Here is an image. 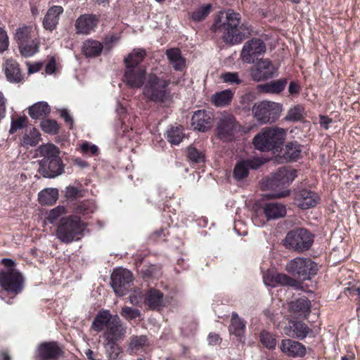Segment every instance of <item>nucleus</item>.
<instances>
[{"mask_svg":"<svg viewBox=\"0 0 360 360\" xmlns=\"http://www.w3.org/2000/svg\"><path fill=\"white\" fill-rule=\"evenodd\" d=\"M240 14L232 10L221 13V16L217 19L214 26L223 32L224 40L229 44L240 43L250 34L251 28L248 23L240 25Z\"/></svg>","mask_w":360,"mask_h":360,"instance_id":"1","label":"nucleus"},{"mask_svg":"<svg viewBox=\"0 0 360 360\" xmlns=\"http://www.w3.org/2000/svg\"><path fill=\"white\" fill-rule=\"evenodd\" d=\"M297 169L290 167H281L269 176L262 179L259 183L263 191L272 190L274 193L268 195L271 198H283L290 194V191L286 189L297 177Z\"/></svg>","mask_w":360,"mask_h":360,"instance_id":"2","label":"nucleus"},{"mask_svg":"<svg viewBox=\"0 0 360 360\" xmlns=\"http://www.w3.org/2000/svg\"><path fill=\"white\" fill-rule=\"evenodd\" d=\"M84 227L79 217L70 215L62 217L56 227V236L61 243L69 244L79 240Z\"/></svg>","mask_w":360,"mask_h":360,"instance_id":"3","label":"nucleus"},{"mask_svg":"<svg viewBox=\"0 0 360 360\" xmlns=\"http://www.w3.org/2000/svg\"><path fill=\"white\" fill-rule=\"evenodd\" d=\"M286 131L283 128H264L257 134L253 143L255 147L261 151H269L278 147L285 139Z\"/></svg>","mask_w":360,"mask_h":360,"instance_id":"4","label":"nucleus"},{"mask_svg":"<svg viewBox=\"0 0 360 360\" xmlns=\"http://www.w3.org/2000/svg\"><path fill=\"white\" fill-rule=\"evenodd\" d=\"M169 83L165 79L150 74L143 86V94L149 100L155 103H165L170 99V94L167 90Z\"/></svg>","mask_w":360,"mask_h":360,"instance_id":"5","label":"nucleus"},{"mask_svg":"<svg viewBox=\"0 0 360 360\" xmlns=\"http://www.w3.org/2000/svg\"><path fill=\"white\" fill-rule=\"evenodd\" d=\"M314 242V236L306 229L298 228L289 231L285 239L286 248L303 252L310 249Z\"/></svg>","mask_w":360,"mask_h":360,"instance_id":"6","label":"nucleus"},{"mask_svg":"<svg viewBox=\"0 0 360 360\" xmlns=\"http://www.w3.org/2000/svg\"><path fill=\"white\" fill-rule=\"evenodd\" d=\"M285 270L294 277L306 281L316 274L318 267L309 258L296 257L286 264Z\"/></svg>","mask_w":360,"mask_h":360,"instance_id":"7","label":"nucleus"},{"mask_svg":"<svg viewBox=\"0 0 360 360\" xmlns=\"http://www.w3.org/2000/svg\"><path fill=\"white\" fill-rule=\"evenodd\" d=\"M240 129V124L229 112L224 111L217 118V135L224 141H231Z\"/></svg>","mask_w":360,"mask_h":360,"instance_id":"8","label":"nucleus"},{"mask_svg":"<svg viewBox=\"0 0 360 360\" xmlns=\"http://www.w3.org/2000/svg\"><path fill=\"white\" fill-rule=\"evenodd\" d=\"M283 105L272 101H263L252 107L255 117L261 123L274 122L280 117Z\"/></svg>","mask_w":360,"mask_h":360,"instance_id":"9","label":"nucleus"},{"mask_svg":"<svg viewBox=\"0 0 360 360\" xmlns=\"http://www.w3.org/2000/svg\"><path fill=\"white\" fill-rule=\"evenodd\" d=\"M23 282L22 274L13 268L0 272V285L6 291L15 295L20 293L23 288Z\"/></svg>","mask_w":360,"mask_h":360,"instance_id":"10","label":"nucleus"},{"mask_svg":"<svg viewBox=\"0 0 360 360\" xmlns=\"http://www.w3.org/2000/svg\"><path fill=\"white\" fill-rule=\"evenodd\" d=\"M132 281V274L126 269H115L111 274V287L115 293L118 296L121 297L126 295Z\"/></svg>","mask_w":360,"mask_h":360,"instance_id":"11","label":"nucleus"},{"mask_svg":"<svg viewBox=\"0 0 360 360\" xmlns=\"http://www.w3.org/2000/svg\"><path fill=\"white\" fill-rule=\"evenodd\" d=\"M266 50V44L260 39L254 38L247 42L243 46L240 53V58L243 63L252 64L258 60V57L262 56Z\"/></svg>","mask_w":360,"mask_h":360,"instance_id":"12","label":"nucleus"},{"mask_svg":"<svg viewBox=\"0 0 360 360\" xmlns=\"http://www.w3.org/2000/svg\"><path fill=\"white\" fill-rule=\"evenodd\" d=\"M250 75L254 81L261 82L276 76L278 69L269 59H260L251 68Z\"/></svg>","mask_w":360,"mask_h":360,"instance_id":"13","label":"nucleus"},{"mask_svg":"<svg viewBox=\"0 0 360 360\" xmlns=\"http://www.w3.org/2000/svg\"><path fill=\"white\" fill-rule=\"evenodd\" d=\"M126 333L127 326L117 315H114L112 321L103 333L104 342H117L124 339Z\"/></svg>","mask_w":360,"mask_h":360,"instance_id":"14","label":"nucleus"},{"mask_svg":"<svg viewBox=\"0 0 360 360\" xmlns=\"http://www.w3.org/2000/svg\"><path fill=\"white\" fill-rule=\"evenodd\" d=\"M270 159H243L238 162L233 170V176L238 180L248 176L249 169H257Z\"/></svg>","mask_w":360,"mask_h":360,"instance_id":"15","label":"nucleus"},{"mask_svg":"<svg viewBox=\"0 0 360 360\" xmlns=\"http://www.w3.org/2000/svg\"><path fill=\"white\" fill-rule=\"evenodd\" d=\"M39 169L44 176L53 178L63 172L64 165L62 159H41Z\"/></svg>","mask_w":360,"mask_h":360,"instance_id":"16","label":"nucleus"},{"mask_svg":"<svg viewBox=\"0 0 360 360\" xmlns=\"http://www.w3.org/2000/svg\"><path fill=\"white\" fill-rule=\"evenodd\" d=\"M213 120L214 115L212 112L199 110L193 115L191 124L194 129L206 131L211 128Z\"/></svg>","mask_w":360,"mask_h":360,"instance_id":"17","label":"nucleus"},{"mask_svg":"<svg viewBox=\"0 0 360 360\" xmlns=\"http://www.w3.org/2000/svg\"><path fill=\"white\" fill-rule=\"evenodd\" d=\"M319 201V195L307 189H302L295 193V203L302 210H307L316 206Z\"/></svg>","mask_w":360,"mask_h":360,"instance_id":"18","label":"nucleus"},{"mask_svg":"<svg viewBox=\"0 0 360 360\" xmlns=\"http://www.w3.org/2000/svg\"><path fill=\"white\" fill-rule=\"evenodd\" d=\"M39 360H58L63 354V350L56 342H43L37 349Z\"/></svg>","mask_w":360,"mask_h":360,"instance_id":"19","label":"nucleus"},{"mask_svg":"<svg viewBox=\"0 0 360 360\" xmlns=\"http://www.w3.org/2000/svg\"><path fill=\"white\" fill-rule=\"evenodd\" d=\"M260 210L267 221L282 218L286 214L285 205L277 202H264Z\"/></svg>","mask_w":360,"mask_h":360,"instance_id":"20","label":"nucleus"},{"mask_svg":"<svg viewBox=\"0 0 360 360\" xmlns=\"http://www.w3.org/2000/svg\"><path fill=\"white\" fill-rule=\"evenodd\" d=\"M146 78V69L143 67L126 68L124 79L126 83L133 88H139Z\"/></svg>","mask_w":360,"mask_h":360,"instance_id":"21","label":"nucleus"},{"mask_svg":"<svg viewBox=\"0 0 360 360\" xmlns=\"http://www.w3.org/2000/svg\"><path fill=\"white\" fill-rule=\"evenodd\" d=\"M280 349L283 353L290 357H303L306 354L305 346L291 339L283 340Z\"/></svg>","mask_w":360,"mask_h":360,"instance_id":"22","label":"nucleus"},{"mask_svg":"<svg viewBox=\"0 0 360 360\" xmlns=\"http://www.w3.org/2000/svg\"><path fill=\"white\" fill-rule=\"evenodd\" d=\"M63 13V8L60 6H53L46 12L43 21V27L46 30L52 32L59 22L60 15Z\"/></svg>","mask_w":360,"mask_h":360,"instance_id":"23","label":"nucleus"},{"mask_svg":"<svg viewBox=\"0 0 360 360\" xmlns=\"http://www.w3.org/2000/svg\"><path fill=\"white\" fill-rule=\"evenodd\" d=\"M310 331L307 324L302 321H291L288 326L284 328V333L289 337L300 340L304 339Z\"/></svg>","mask_w":360,"mask_h":360,"instance_id":"24","label":"nucleus"},{"mask_svg":"<svg viewBox=\"0 0 360 360\" xmlns=\"http://www.w3.org/2000/svg\"><path fill=\"white\" fill-rule=\"evenodd\" d=\"M283 150V158H302L309 155L308 148L295 141L286 143Z\"/></svg>","mask_w":360,"mask_h":360,"instance_id":"25","label":"nucleus"},{"mask_svg":"<svg viewBox=\"0 0 360 360\" xmlns=\"http://www.w3.org/2000/svg\"><path fill=\"white\" fill-rule=\"evenodd\" d=\"M145 303L152 310H160L164 304L163 293L157 289L149 290L146 295Z\"/></svg>","mask_w":360,"mask_h":360,"instance_id":"26","label":"nucleus"},{"mask_svg":"<svg viewBox=\"0 0 360 360\" xmlns=\"http://www.w3.org/2000/svg\"><path fill=\"white\" fill-rule=\"evenodd\" d=\"M287 83L286 79H278L265 84H259L257 90L260 93L278 94L285 89Z\"/></svg>","mask_w":360,"mask_h":360,"instance_id":"27","label":"nucleus"},{"mask_svg":"<svg viewBox=\"0 0 360 360\" xmlns=\"http://www.w3.org/2000/svg\"><path fill=\"white\" fill-rule=\"evenodd\" d=\"M310 307L311 302L304 296L289 303L290 311L297 316H306L309 313Z\"/></svg>","mask_w":360,"mask_h":360,"instance_id":"28","label":"nucleus"},{"mask_svg":"<svg viewBox=\"0 0 360 360\" xmlns=\"http://www.w3.org/2000/svg\"><path fill=\"white\" fill-rule=\"evenodd\" d=\"M114 315L109 310L102 309L96 316L91 326L98 331L105 330L112 321Z\"/></svg>","mask_w":360,"mask_h":360,"instance_id":"29","label":"nucleus"},{"mask_svg":"<svg viewBox=\"0 0 360 360\" xmlns=\"http://www.w3.org/2000/svg\"><path fill=\"white\" fill-rule=\"evenodd\" d=\"M5 74L10 82L18 83L22 78L18 64L12 59L7 60L6 62Z\"/></svg>","mask_w":360,"mask_h":360,"instance_id":"30","label":"nucleus"},{"mask_svg":"<svg viewBox=\"0 0 360 360\" xmlns=\"http://www.w3.org/2000/svg\"><path fill=\"white\" fill-rule=\"evenodd\" d=\"M166 55L173 68L176 71H182L186 68V60L181 56L179 49H170L166 51Z\"/></svg>","mask_w":360,"mask_h":360,"instance_id":"31","label":"nucleus"},{"mask_svg":"<svg viewBox=\"0 0 360 360\" xmlns=\"http://www.w3.org/2000/svg\"><path fill=\"white\" fill-rule=\"evenodd\" d=\"M230 334L236 337L242 338L245 333V321L238 316V314L233 311L231 314V324L229 327Z\"/></svg>","mask_w":360,"mask_h":360,"instance_id":"32","label":"nucleus"},{"mask_svg":"<svg viewBox=\"0 0 360 360\" xmlns=\"http://www.w3.org/2000/svg\"><path fill=\"white\" fill-rule=\"evenodd\" d=\"M233 95L234 92L231 89H225L213 94L211 98V101L217 107H226L231 103Z\"/></svg>","mask_w":360,"mask_h":360,"instance_id":"33","label":"nucleus"},{"mask_svg":"<svg viewBox=\"0 0 360 360\" xmlns=\"http://www.w3.org/2000/svg\"><path fill=\"white\" fill-rule=\"evenodd\" d=\"M146 56V51L143 49L137 48L132 50L124 60L126 68L139 67L138 65L143 61Z\"/></svg>","mask_w":360,"mask_h":360,"instance_id":"34","label":"nucleus"},{"mask_svg":"<svg viewBox=\"0 0 360 360\" xmlns=\"http://www.w3.org/2000/svg\"><path fill=\"white\" fill-rule=\"evenodd\" d=\"M50 111V106L45 101L37 102L29 108V115L32 119L45 117Z\"/></svg>","mask_w":360,"mask_h":360,"instance_id":"35","label":"nucleus"},{"mask_svg":"<svg viewBox=\"0 0 360 360\" xmlns=\"http://www.w3.org/2000/svg\"><path fill=\"white\" fill-rule=\"evenodd\" d=\"M58 197V191L56 188H45L38 194L39 202L42 205H52Z\"/></svg>","mask_w":360,"mask_h":360,"instance_id":"36","label":"nucleus"},{"mask_svg":"<svg viewBox=\"0 0 360 360\" xmlns=\"http://www.w3.org/2000/svg\"><path fill=\"white\" fill-rule=\"evenodd\" d=\"M41 139V134L34 127H27L25 129V134L22 136L21 143L25 146H34Z\"/></svg>","mask_w":360,"mask_h":360,"instance_id":"37","label":"nucleus"},{"mask_svg":"<svg viewBox=\"0 0 360 360\" xmlns=\"http://www.w3.org/2000/svg\"><path fill=\"white\" fill-rule=\"evenodd\" d=\"M39 39L34 37L29 42L19 45L20 52L25 57H30L39 51Z\"/></svg>","mask_w":360,"mask_h":360,"instance_id":"38","label":"nucleus"},{"mask_svg":"<svg viewBox=\"0 0 360 360\" xmlns=\"http://www.w3.org/2000/svg\"><path fill=\"white\" fill-rule=\"evenodd\" d=\"M33 32L32 27L23 25L16 30L14 39L19 46L23 43L29 42L31 39L34 38Z\"/></svg>","mask_w":360,"mask_h":360,"instance_id":"39","label":"nucleus"},{"mask_svg":"<svg viewBox=\"0 0 360 360\" xmlns=\"http://www.w3.org/2000/svg\"><path fill=\"white\" fill-rule=\"evenodd\" d=\"M75 30L78 34H88L90 32V15H81L75 21Z\"/></svg>","mask_w":360,"mask_h":360,"instance_id":"40","label":"nucleus"},{"mask_svg":"<svg viewBox=\"0 0 360 360\" xmlns=\"http://www.w3.org/2000/svg\"><path fill=\"white\" fill-rule=\"evenodd\" d=\"M166 137L167 141L172 145L179 144L184 137L183 128L180 126L172 127L167 131Z\"/></svg>","mask_w":360,"mask_h":360,"instance_id":"41","label":"nucleus"},{"mask_svg":"<svg viewBox=\"0 0 360 360\" xmlns=\"http://www.w3.org/2000/svg\"><path fill=\"white\" fill-rule=\"evenodd\" d=\"M37 151L43 158H58L60 155L59 148L51 143L41 145Z\"/></svg>","mask_w":360,"mask_h":360,"instance_id":"42","label":"nucleus"},{"mask_svg":"<svg viewBox=\"0 0 360 360\" xmlns=\"http://www.w3.org/2000/svg\"><path fill=\"white\" fill-rule=\"evenodd\" d=\"M212 5L210 4H202L190 13V17L195 22L203 20L210 13Z\"/></svg>","mask_w":360,"mask_h":360,"instance_id":"43","label":"nucleus"},{"mask_svg":"<svg viewBox=\"0 0 360 360\" xmlns=\"http://www.w3.org/2000/svg\"><path fill=\"white\" fill-rule=\"evenodd\" d=\"M87 193V190L84 189L82 186L76 187L68 186L65 189V197L68 200H74L78 198H83Z\"/></svg>","mask_w":360,"mask_h":360,"instance_id":"44","label":"nucleus"},{"mask_svg":"<svg viewBox=\"0 0 360 360\" xmlns=\"http://www.w3.org/2000/svg\"><path fill=\"white\" fill-rule=\"evenodd\" d=\"M304 112V108L302 105H295L288 110L285 120L293 122L300 121L303 118Z\"/></svg>","mask_w":360,"mask_h":360,"instance_id":"45","label":"nucleus"},{"mask_svg":"<svg viewBox=\"0 0 360 360\" xmlns=\"http://www.w3.org/2000/svg\"><path fill=\"white\" fill-rule=\"evenodd\" d=\"M272 282L283 285H289L295 288H297L299 285V282L297 280L290 278L283 274H277L274 275L273 276Z\"/></svg>","mask_w":360,"mask_h":360,"instance_id":"46","label":"nucleus"},{"mask_svg":"<svg viewBox=\"0 0 360 360\" xmlns=\"http://www.w3.org/2000/svg\"><path fill=\"white\" fill-rule=\"evenodd\" d=\"M41 129L49 134H56L59 130V124L54 120L46 119L41 122Z\"/></svg>","mask_w":360,"mask_h":360,"instance_id":"47","label":"nucleus"},{"mask_svg":"<svg viewBox=\"0 0 360 360\" xmlns=\"http://www.w3.org/2000/svg\"><path fill=\"white\" fill-rule=\"evenodd\" d=\"M259 339L262 344L268 349H274L276 345L274 336L266 330L260 333Z\"/></svg>","mask_w":360,"mask_h":360,"instance_id":"48","label":"nucleus"},{"mask_svg":"<svg viewBox=\"0 0 360 360\" xmlns=\"http://www.w3.org/2000/svg\"><path fill=\"white\" fill-rule=\"evenodd\" d=\"M147 345V338L144 335L132 337L129 343V349L136 352Z\"/></svg>","mask_w":360,"mask_h":360,"instance_id":"49","label":"nucleus"},{"mask_svg":"<svg viewBox=\"0 0 360 360\" xmlns=\"http://www.w3.org/2000/svg\"><path fill=\"white\" fill-rule=\"evenodd\" d=\"M105 345L108 353L109 360H118L121 349L117 342L105 343Z\"/></svg>","mask_w":360,"mask_h":360,"instance_id":"50","label":"nucleus"},{"mask_svg":"<svg viewBox=\"0 0 360 360\" xmlns=\"http://www.w3.org/2000/svg\"><path fill=\"white\" fill-rule=\"evenodd\" d=\"M120 314L124 319L127 320H132L137 317H139L141 315V312L137 309H134L130 307H122Z\"/></svg>","mask_w":360,"mask_h":360,"instance_id":"51","label":"nucleus"},{"mask_svg":"<svg viewBox=\"0 0 360 360\" xmlns=\"http://www.w3.org/2000/svg\"><path fill=\"white\" fill-rule=\"evenodd\" d=\"M221 79L224 82L229 84H239L241 80L239 78L238 73L237 72H226L221 75Z\"/></svg>","mask_w":360,"mask_h":360,"instance_id":"52","label":"nucleus"},{"mask_svg":"<svg viewBox=\"0 0 360 360\" xmlns=\"http://www.w3.org/2000/svg\"><path fill=\"white\" fill-rule=\"evenodd\" d=\"M27 122L26 117H19L17 119L13 120L11 121V129L9 132L11 134L15 133L17 130L20 129L24 127L25 123Z\"/></svg>","mask_w":360,"mask_h":360,"instance_id":"53","label":"nucleus"},{"mask_svg":"<svg viewBox=\"0 0 360 360\" xmlns=\"http://www.w3.org/2000/svg\"><path fill=\"white\" fill-rule=\"evenodd\" d=\"M66 213V209L64 206H58L52 209L49 214V219L51 223H53L59 217Z\"/></svg>","mask_w":360,"mask_h":360,"instance_id":"54","label":"nucleus"},{"mask_svg":"<svg viewBox=\"0 0 360 360\" xmlns=\"http://www.w3.org/2000/svg\"><path fill=\"white\" fill-rule=\"evenodd\" d=\"M9 45L8 37L6 32L0 27V52L6 51Z\"/></svg>","mask_w":360,"mask_h":360,"instance_id":"55","label":"nucleus"},{"mask_svg":"<svg viewBox=\"0 0 360 360\" xmlns=\"http://www.w3.org/2000/svg\"><path fill=\"white\" fill-rule=\"evenodd\" d=\"M105 45L103 46L101 42L98 41H91V57H96L99 56Z\"/></svg>","mask_w":360,"mask_h":360,"instance_id":"56","label":"nucleus"},{"mask_svg":"<svg viewBox=\"0 0 360 360\" xmlns=\"http://www.w3.org/2000/svg\"><path fill=\"white\" fill-rule=\"evenodd\" d=\"M60 117L64 120L69 127L71 129L73 126V118L67 109L63 108L59 110Z\"/></svg>","mask_w":360,"mask_h":360,"instance_id":"57","label":"nucleus"},{"mask_svg":"<svg viewBox=\"0 0 360 360\" xmlns=\"http://www.w3.org/2000/svg\"><path fill=\"white\" fill-rule=\"evenodd\" d=\"M120 40V37L117 35H112L110 37H108L105 39V49L108 51L110 50V49L117 44Z\"/></svg>","mask_w":360,"mask_h":360,"instance_id":"58","label":"nucleus"},{"mask_svg":"<svg viewBox=\"0 0 360 360\" xmlns=\"http://www.w3.org/2000/svg\"><path fill=\"white\" fill-rule=\"evenodd\" d=\"M142 300V292L141 291H135L129 297V302L135 306L139 305Z\"/></svg>","mask_w":360,"mask_h":360,"instance_id":"59","label":"nucleus"},{"mask_svg":"<svg viewBox=\"0 0 360 360\" xmlns=\"http://www.w3.org/2000/svg\"><path fill=\"white\" fill-rule=\"evenodd\" d=\"M188 158H205V155L193 146H189L187 150Z\"/></svg>","mask_w":360,"mask_h":360,"instance_id":"60","label":"nucleus"},{"mask_svg":"<svg viewBox=\"0 0 360 360\" xmlns=\"http://www.w3.org/2000/svg\"><path fill=\"white\" fill-rule=\"evenodd\" d=\"M221 338L219 335L214 333H210L207 336V342L210 345H216L219 343Z\"/></svg>","mask_w":360,"mask_h":360,"instance_id":"61","label":"nucleus"},{"mask_svg":"<svg viewBox=\"0 0 360 360\" xmlns=\"http://www.w3.org/2000/svg\"><path fill=\"white\" fill-rule=\"evenodd\" d=\"M89 212L88 202H82L79 204L75 208V212L77 214H84Z\"/></svg>","mask_w":360,"mask_h":360,"instance_id":"62","label":"nucleus"},{"mask_svg":"<svg viewBox=\"0 0 360 360\" xmlns=\"http://www.w3.org/2000/svg\"><path fill=\"white\" fill-rule=\"evenodd\" d=\"M300 91V85L295 82H291L288 86V91L290 94H298Z\"/></svg>","mask_w":360,"mask_h":360,"instance_id":"63","label":"nucleus"},{"mask_svg":"<svg viewBox=\"0 0 360 360\" xmlns=\"http://www.w3.org/2000/svg\"><path fill=\"white\" fill-rule=\"evenodd\" d=\"M82 53L86 58L90 57V40H86L82 47Z\"/></svg>","mask_w":360,"mask_h":360,"instance_id":"64","label":"nucleus"}]
</instances>
